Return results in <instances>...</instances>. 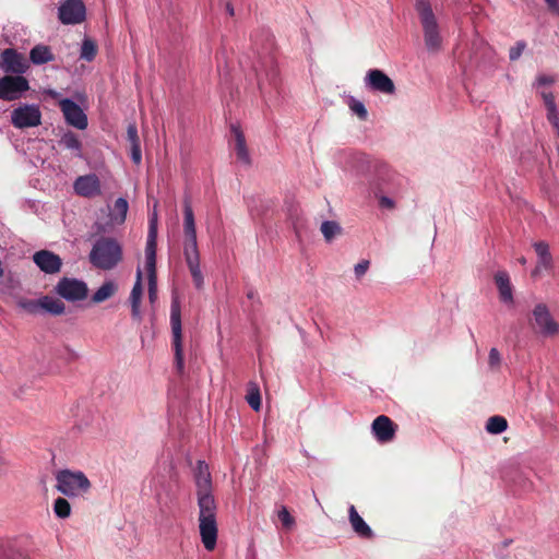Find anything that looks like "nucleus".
Returning a JSON list of instances; mask_svg holds the SVG:
<instances>
[{"instance_id": "obj_1", "label": "nucleus", "mask_w": 559, "mask_h": 559, "mask_svg": "<svg viewBox=\"0 0 559 559\" xmlns=\"http://www.w3.org/2000/svg\"><path fill=\"white\" fill-rule=\"evenodd\" d=\"M198 502V528L203 547L213 551L217 545L218 524L217 504L212 493V478L209 466L203 461H198L194 471Z\"/></svg>"}, {"instance_id": "obj_2", "label": "nucleus", "mask_w": 559, "mask_h": 559, "mask_svg": "<svg viewBox=\"0 0 559 559\" xmlns=\"http://www.w3.org/2000/svg\"><path fill=\"white\" fill-rule=\"evenodd\" d=\"M183 255L198 289L203 287V274L200 267V253L198 249L194 214L189 200L183 202Z\"/></svg>"}, {"instance_id": "obj_3", "label": "nucleus", "mask_w": 559, "mask_h": 559, "mask_svg": "<svg viewBox=\"0 0 559 559\" xmlns=\"http://www.w3.org/2000/svg\"><path fill=\"white\" fill-rule=\"evenodd\" d=\"M415 9L424 34V41L429 52H438L442 48V35L438 19L428 0H417Z\"/></svg>"}, {"instance_id": "obj_4", "label": "nucleus", "mask_w": 559, "mask_h": 559, "mask_svg": "<svg viewBox=\"0 0 559 559\" xmlns=\"http://www.w3.org/2000/svg\"><path fill=\"white\" fill-rule=\"evenodd\" d=\"M122 259V248L114 238H99L90 252L91 263L100 270L114 269Z\"/></svg>"}, {"instance_id": "obj_5", "label": "nucleus", "mask_w": 559, "mask_h": 559, "mask_svg": "<svg viewBox=\"0 0 559 559\" xmlns=\"http://www.w3.org/2000/svg\"><path fill=\"white\" fill-rule=\"evenodd\" d=\"M56 488L69 498L83 496L91 488V481L81 471L62 469L56 475Z\"/></svg>"}, {"instance_id": "obj_6", "label": "nucleus", "mask_w": 559, "mask_h": 559, "mask_svg": "<svg viewBox=\"0 0 559 559\" xmlns=\"http://www.w3.org/2000/svg\"><path fill=\"white\" fill-rule=\"evenodd\" d=\"M41 116L39 105L20 103L11 110L10 121L16 129H29L41 124Z\"/></svg>"}, {"instance_id": "obj_7", "label": "nucleus", "mask_w": 559, "mask_h": 559, "mask_svg": "<svg viewBox=\"0 0 559 559\" xmlns=\"http://www.w3.org/2000/svg\"><path fill=\"white\" fill-rule=\"evenodd\" d=\"M170 325L176 368L181 372L183 370L182 329L180 305L177 298H174L171 301Z\"/></svg>"}, {"instance_id": "obj_8", "label": "nucleus", "mask_w": 559, "mask_h": 559, "mask_svg": "<svg viewBox=\"0 0 559 559\" xmlns=\"http://www.w3.org/2000/svg\"><path fill=\"white\" fill-rule=\"evenodd\" d=\"M55 292L61 298L70 302L81 301L87 297V284L78 278L62 277L55 286Z\"/></svg>"}, {"instance_id": "obj_9", "label": "nucleus", "mask_w": 559, "mask_h": 559, "mask_svg": "<svg viewBox=\"0 0 559 559\" xmlns=\"http://www.w3.org/2000/svg\"><path fill=\"white\" fill-rule=\"evenodd\" d=\"M28 88V82L24 76L5 75L0 78V99L15 100Z\"/></svg>"}, {"instance_id": "obj_10", "label": "nucleus", "mask_w": 559, "mask_h": 559, "mask_svg": "<svg viewBox=\"0 0 559 559\" xmlns=\"http://www.w3.org/2000/svg\"><path fill=\"white\" fill-rule=\"evenodd\" d=\"M85 14V5L81 0H66L58 9V17L66 25L83 22Z\"/></svg>"}, {"instance_id": "obj_11", "label": "nucleus", "mask_w": 559, "mask_h": 559, "mask_svg": "<svg viewBox=\"0 0 559 559\" xmlns=\"http://www.w3.org/2000/svg\"><path fill=\"white\" fill-rule=\"evenodd\" d=\"M364 82L366 87L372 92L384 95H393L395 93L394 82L379 69L369 70Z\"/></svg>"}, {"instance_id": "obj_12", "label": "nucleus", "mask_w": 559, "mask_h": 559, "mask_svg": "<svg viewBox=\"0 0 559 559\" xmlns=\"http://www.w3.org/2000/svg\"><path fill=\"white\" fill-rule=\"evenodd\" d=\"M534 326L545 336H552L559 332V325L552 319L548 308L544 304L537 305L533 310Z\"/></svg>"}, {"instance_id": "obj_13", "label": "nucleus", "mask_w": 559, "mask_h": 559, "mask_svg": "<svg viewBox=\"0 0 559 559\" xmlns=\"http://www.w3.org/2000/svg\"><path fill=\"white\" fill-rule=\"evenodd\" d=\"M60 109L64 116L66 121L79 129L84 130L87 127V117L82 108L69 98H63L59 102Z\"/></svg>"}, {"instance_id": "obj_14", "label": "nucleus", "mask_w": 559, "mask_h": 559, "mask_svg": "<svg viewBox=\"0 0 559 559\" xmlns=\"http://www.w3.org/2000/svg\"><path fill=\"white\" fill-rule=\"evenodd\" d=\"M33 261L38 269L46 274H57L60 272L62 266L61 258L49 251L39 250L33 254Z\"/></svg>"}, {"instance_id": "obj_15", "label": "nucleus", "mask_w": 559, "mask_h": 559, "mask_svg": "<svg viewBox=\"0 0 559 559\" xmlns=\"http://www.w3.org/2000/svg\"><path fill=\"white\" fill-rule=\"evenodd\" d=\"M76 194L84 198H93L100 194V181L94 174L80 176L73 183Z\"/></svg>"}, {"instance_id": "obj_16", "label": "nucleus", "mask_w": 559, "mask_h": 559, "mask_svg": "<svg viewBox=\"0 0 559 559\" xmlns=\"http://www.w3.org/2000/svg\"><path fill=\"white\" fill-rule=\"evenodd\" d=\"M493 282L498 290L499 300L507 307H512L514 298L510 275L506 271H499L493 275Z\"/></svg>"}, {"instance_id": "obj_17", "label": "nucleus", "mask_w": 559, "mask_h": 559, "mask_svg": "<svg viewBox=\"0 0 559 559\" xmlns=\"http://www.w3.org/2000/svg\"><path fill=\"white\" fill-rule=\"evenodd\" d=\"M0 68L8 73L22 74L26 71L27 64L23 56L14 49H5L1 53Z\"/></svg>"}, {"instance_id": "obj_18", "label": "nucleus", "mask_w": 559, "mask_h": 559, "mask_svg": "<svg viewBox=\"0 0 559 559\" xmlns=\"http://www.w3.org/2000/svg\"><path fill=\"white\" fill-rule=\"evenodd\" d=\"M371 430L374 438L381 443L392 441L395 435V427L393 421L384 415L378 416L373 420Z\"/></svg>"}, {"instance_id": "obj_19", "label": "nucleus", "mask_w": 559, "mask_h": 559, "mask_svg": "<svg viewBox=\"0 0 559 559\" xmlns=\"http://www.w3.org/2000/svg\"><path fill=\"white\" fill-rule=\"evenodd\" d=\"M534 249L538 257L537 264L532 271V277H536L543 271H550L554 267L552 257L549 251V246L545 241H537L534 243Z\"/></svg>"}, {"instance_id": "obj_20", "label": "nucleus", "mask_w": 559, "mask_h": 559, "mask_svg": "<svg viewBox=\"0 0 559 559\" xmlns=\"http://www.w3.org/2000/svg\"><path fill=\"white\" fill-rule=\"evenodd\" d=\"M156 213L150 219V233L145 247L146 269L148 274L155 273L156 262Z\"/></svg>"}, {"instance_id": "obj_21", "label": "nucleus", "mask_w": 559, "mask_h": 559, "mask_svg": "<svg viewBox=\"0 0 559 559\" xmlns=\"http://www.w3.org/2000/svg\"><path fill=\"white\" fill-rule=\"evenodd\" d=\"M142 295H143L142 271L140 269H138L136 281L133 285V288L131 290L129 299H130V304H131L132 318L139 322L142 320V313L140 310Z\"/></svg>"}, {"instance_id": "obj_22", "label": "nucleus", "mask_w": 559, "mask_h": 559, "mask_svg": "<svg viewBox=\"0 0 559 559\" xmlns=\"http://www.w3.org/2000/svg\"><path fill=\"white\" fill-rule=\"evenodd\" d=\"M348 519L349 523L354 530V532L362 538H371L373 533L370 526L364 521V519L358 514L356 508L350 506L348 508Z\"/></svg>"}, {"instance_id": "obj_23", "label": "nucleus", "mask_w": 559, "mask_h": 559, "mask_svg": "<svg viewBox=\"0 0 559 559\" xmlns=\"http://www.w3.org/2000/svg\"><path fill=\"white\" fill-rule=\"evenodd\" d=\"M148 489L157 502L169 492V484L164 475L153 474L148 478Z\"/></svg>"}, {"instance_id": "obj_24", "label": "nucleus", "mask_w": 559, "mask_h": 559, "mask_svg": "<svg viewBox=\"0 0 559 559\" xmlns=\"http://www.w3.org/2000/svg\"><path fill=\"white\" fill-rule=\"evenodd\" d=\"M231 132L235 139V151L238 160L241 163L249 165L250 164V155L246 145V140L242 131L237 126H231Z\"/></svg>"}, {"instance_id": "obj_25", "label": "nucleus", "mask_w": 559, "mask_h": 559, "mask_svg": "<svg viewBox=\"0 0 559 559\" xmlns=\"http://www.w3.org/2000/svg\"><path fill=\"white\" fill-rule=\"evenodd\" d=\"M29 59L34 64H44L55 59L51 49L46 45H36L29 51Z\"/></svg>"}, {"instance_id": "obj_26", "label": "nucleus", "mask_w": 559, "mask_h": 559, "mask_svg": "<svg viewBox=\"0 0 559 559\" xmlns=\"http://www.w3.org/2000/svg\"><path fill=\"white\" fill-rule=\"evenodd\" d=\"M39 305L41 310L53 316H60L66 311L64 304L60 299L51 296H43L39 298Z\"/></svg>"}, {"instance_id": "obj_27", "label": "nucleus", "mask_w": 559, "mask_h": 559, "mask_svg": "<svg viewBox=\"0 0 559 559\" xmlns=\"http://www.w3.org/2000/svg\"><path fill=\"white\" fill-rule=\"evenodd\" d=\"M117 292V284L112 281H107L94 293L92 301L100 304L115 295Z\"/></svg>"}, {"instance_id": "obj_28", "label": "nucleus", "mask_w": 559, "mask_h": 559, "mask_svg": "<svg viewBox=\"0 0 559 559\" xmlns=\"http://www.w3.org/2000/svg\"><path fill=\"white\" fill-rule=\"evenodd\" d=\"M60 144L72 152H74L75 156L82 157V143L73 132H67L62 135L60 140Z\"/></svg>"}, {"instance_id": "obj_29", "label": "nucleus", "mask_w": 559, "mask_h": 559, "mask_svg": "<svg viewBox=\"0 0 559 559\" xmlns=\"http://www.w3.org/2000/svg\"><path fill=\"white\" fill-rule=\"evenodd\" d=\"M128 209V201L123 198H118L115 202L114 211L111 213V222L116 224H122L126 221Z\"/></svg>"}, {"instance_id": "obj_30", "label": "nucleus", "mask_w": 559, "mask_h": 559, "mask_svg": "<svg viewBox=\"0 0 559 559\" xmlns=\"http://www.w3.org/2000/svg\"><path fill=\"white\" fill-rule=\"evenodd\" d=\"M247 402L251 406L252 409L259 411L261 407V395L260 390L257 383L249 382L248 384V393H247Z\"/></svg>"}, {"instance_id": "obj_31", "label": "nucleus", "mask_w": 559, "mask_h": 559, "mask_svg": "<svg viewBox=\"0 0 559 559\" xmlns=\"http://www.w3.org/2000/svg\"><path fill=\"white\" fill-rule=\"evenodd\" d=\"M53 512L59 519H68L71 514V506L64 498H57L53 502Z\"/></svg>"}, {"instance_id": "obj_32", "label": "nucleus", "mask_w": 559, "mask_h": 559, "mask_svg": "<svg viewBox=\"0 0 559 559\" xmlns=\"http://www.w3.org/2000/svg\"><path fill=\"white\" fill-rule=\"evenodd\" d=\"M321 231L326 241H331L335 236L341 234V226L333 221H325L321 224Z\"/></svg>"}, {"instance_id": "obj_33", "label": "nucleus", "mask_w": 559, "mask_h": 559, "mask_svg": "<svg viewBox=\"0 0 559 559\" xmlns=\"http://www.w3.org/2000/svg\"><path fill=\"white\" fill-rule=\"evenodd\" d=\"M96 52H97L96 44L92 39L85 38L83 40L82 47H81V58L86 61H92L95 58Z\"/></svg>"}, {"instance_id": "obj_34", "label": "nucleus", "mask_w": 559, "mask_h": 559, "mask_svg": "<svg viewBox=\"0 0 559 559\" xmlns=\"http://www.w3.org/2000/svg\"><path fill=\"white\" fill-rule=\"evenodd\" d=\"M348 106L350 110L358 116L360 120H366L368 117V111L365 107V105L355 98H350Z\"/></svg>"}, {"instance_id": "obj_35", "label": "nucleus", "mask_w": 559, "mask_h": 559, "mask_svg": "<svg viewBox=\"0 0 559 559\" xmlns=\"http://www.w3.org/2000/svg\"><path fill=\"white\" fill-rule=\"evenodd\" d=\"M277 518L285 528L290 530L294 527L295 519L290 515L286 507H281V509L277 511Z\"/></svg>"}, {"instance_id": "obj_36", "label": "nucleus", "mask_w": 559, "mask_h": 559, "mask_svg": "<svg viewBox=\"0 0 559 559\" xmlns=\"http://www.w3.org/2000/svg\"><path fill=\"white\" fill-rule=\"evenodd\" d=\"M508 428V421L504 417L491 416V435L503 432Z\"/></svg>"}, {"instance_id": "obj_37", "label": "nucleus", "mask_w": 559, "mask_h": 559, "mask_svg": "<svg viewBox=\"0 0 559 559\" xmlns=\"http://www.w3.org/2000/svg\"><path fill=\"white\" fill-rule=\"evenodd\" d=\"M148 298L152 304L157 299V284L155 273L148 274Z\"/></svg>"}, {"instance_id": "obj_38", "label": "nucleus", "mask_w": 559, "mask_h": 559, "mask_svg": "<svg viewBox=\"0 0 559 559\" xmlns=\"http://www.w3.org/2000/svg\"><path fill=\"white\" fill-rule=\"evenodd\" d=\"M19 306L31 313H36L40 309L39 299L38 300H21V301H19Z\"/></svg>"}, {"instance_id": "obj_39", "label": "nucleus", "mask_w": 559, "mask_h": 559, "mask_svg": "<svg viewBox=\"0 0 559 559\" xmlns=\"http://www.w3.org/2000/svg\"><path fill=\"white\" fill-rule=\"evenodd\" d=\"M127 136H128V141L130 142V146H134L135 144H140L138 129H136V126L134 123L128 126Z\"/></svg>"}, {"instance_id": "obj_40", "label": "nucleus", "mask_w": 559, "mask_h": 559, "mask_svg": "<svg viewBox=\"0 0 559 559\" xmlns=\"http://www.w3.org/2000/svg\"><path fill=\"white\" fill-rule=\"evenodd\" d=\"M369 265L370 262L368 260H362L355 265L354 272L357 280H360L367 273Z\"/></svg>"}, {"instance_id": "obj_41", "label": "nucleus", "mask_w": 559, "mask_h": 559, "mask_svg": "<svg viewBox=\"0 0 559 559\" xmlns=\"http://www.w3.org/2000/svg\"><path fill=\"white\" fill-rule=\"evenodd\" d=\"M526 45L524 41H518L514 47L510 49L509 57L511 60H516L522 55L523 50L525 49Z\"/></svg>"}, {"instance_id": "obj_42", "label": "nucleus", "mask_w": 559, "mask_h": 559, "mask_svg": "<svg viewBox=\"0 0 559 559\" xmlns=\"http://www.w3.org/2000/svg\"><path fill=\"white\" fill-rule=\"evenodd\" d=\"M379 205L382 209L385 210H393L395 209V202L393 199L386 197V195H378Z\"/></svg>"}, {"instance_id": "obj_43", "label": "nucleus", "mask_w": 559, "mask_h": 559, "mask_svg": "<svg viewBox=\"0 0 559 559\" xmlns=\"http://www.w3.org/2000/svg\"><path fill=\"white\" fill-rule=\"evenodd\" d=\"M547 119L554 127L559 124V112L557 110V107H551L547 109Z\"/></svg>"}, {"instance_id": "obj_44", "label": "nucleus", "mask_w": 559, "mask_h": 559, "mask_svg": "<svg viewBox=\"0 0 559 559\" xmlns=\"http://www.w3.org/2000/svg\"><path fill=\"white\" fill-rule=\"evenodd\" d=\"M131 148V159L134 164L139 165L142 160V154H141V145L135 144L134 146H130Z\"/></svg>"}, {"instance_id": "obj_45", "label": "nucleus", "mask_w": 559, "mask_h": 559, "mask_svg": "<svg viewBox=\"0 0 559 559\" xmlns=\"http://www.w3.org/2000/svg\"><path fill=\"white\" fill-rule=\"evenodd\" d=\"M542 97L544 99V103H545V106L547 109L551 108V107H556L555 96L552 95V93L543 92Z\"/></svg>"}, {"instance_id": "obj_46", "label": "nucleus", "mask_w": 559, "mask_h": 559, "mask_svg": "<svg viewBox=\"0 0 559 559\" xmlns=\"http://www.w3.org/2000/svg\"><path fill=\"white\" fill-rule=\"evenodd\" d=\"M545 2L551 13L559 15V0H545Z\"/></svg>"}, {"instance_id": "obj_47", "label": "nucleus", "mask_w": 559, "mask_h": 559, "mask_svg": "<svg viewBox=\"0 0 559 559\" xmlns=\"http://www.w3.org/2000/svg\"><path fill=\"white\" fill-rule=\"evenodd\" d=\"M554 83V79L548 75H539L537 78V84L538 85H549Z\"/></svg>"}, {"instance_id": "obj_48", "label": "nucleus", "mask_w": 559, "mask_h": 559, "mask_svg": "<svg viewBox=\"0 0 559 559\" xmlns=\"http://www.w3.org/2000/svg\"><path fill=\"white\" fill-rule=\"evenodd\" d=\"M499 362H500L499 353L495 348H491V369L493 368L495 365H499Z\"/></svg>"}, {"instance_id": "obj_49", "label": "nucleus", "mask_w": 559, "mask_h": 559, "mask_svg": "<svg viewBox=\"0 0 559 559\" xmlns=\"http://www.w3.org/2000/svg\"><path fill=\"white\" fill-rule=\"evenodd\" d=\"M226 12L228 15L234 16L235 15V9L230 2H227L225 5Z\"/></svg>"}, {"instance_id": "obj_50", "label": "nucleus", "mask_w": 559, "mask_h": 559, "mask_svg": "<svg viewBox=\"0 0 559 559\" xmlns=\"http://www.w3.org/2000/svg\"><path fill=\"white\" fill-rule=\"evenodd\" d=\"M48 95H50L52 98H57L59 96V93L50 90V91H48Z\"/></svg>"}, {"instance_id": "obj_51", "label": "nucleus", "mask_w": 559, "mask_h": 559, "mask_svg": "<svg viewBox=\"0 0 559 559\" xmlns=\"http://www.w3.org/2000/svg\"><path fill=\"white\" fill-rule=\"evenodd\" d=\"M485 429L486 431H489V419H487L485 423Z\"/></svg>"}, {"instance_id": "obj_52", "label": "nucleus", "mask_w": 559, "mask_h": 559, "mask_svg": "<svg viewBox=\"0 0 559 559\" xmlns=\"http://www.w3.org/2000/svg\"><path fill=\"white\" fill-rule=\"evenodd\" d=\"M254 70L257 72V75L259 76L260 75V73H259L260 70L258 68H254Z\"/></svg>"}, {"instance_id": "obj_53", "label": "nucleus", "mask_w": 559, "mask_h": 559, "mask_svg": "<svg viewBox=\"0 0 559 559\" xmlns=\"http://www.w3.org/2000/svg\"><path fill=\"white\" fill-rule=\"evenodd\" d=\"M520 262H521L522 264H524V263H525V259H524V258H522V259L520 260Z\"/></svg>"}]
</instances>
